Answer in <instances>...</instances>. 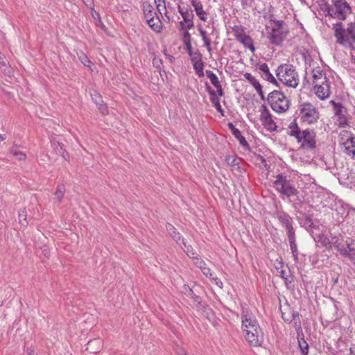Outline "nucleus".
Returning a JSON list of instances; mask_svg holds the SVG:
<instances>
[{
    "label": "nucleus",
    "mask_w": 355,
    "mask_h": 355,
    "mask_svg": "<svg viewBox=\"0 0 355 355\" xmlns=\"http://www.w3.org/2000/svg\"><path fill=\"white\" fill-rule=\"evenodd\" d=\"M288 128L291 129L293 128V130L296 129L297 128H299L296 122V119H294V121L291 123Z\"/></svg>",
    "instance_id": "e2e57ef3"
},
{
    "label": "nucleus",
    "mask_w": 355,
    "mask_h": 355,
    "mask_svg": "<svg viewBox=\"0 0 355 355\" xmlns=\"http://www.w3.org/2000/svg\"><path fill=\"white\" fill-rule=\"evenodd\" d=\"M273 187L280 197L287 198L294 207L302 204L303 200L300 197V191L289 176L282 173L277 174Z\"/></svg>",
    "instance_id": "f257e3e1"
},
{
    "label": "nucleus",
    "mask_w": 355,
    "mask_h": 355,
    "mask_svg": "<svg viewBox=\"0 0 355 355\" xmlns=\"http://www.w3.org/2000/svg\"><path fill=\"white\" fill-rule=\"evenodd\" d=\"M300 119L307 124L315 123L320 118L318 109L311 103H303L300 109Z\"/></svg>",
    "instance_id": "423d86ee"
},
{
    "label": "nucleus",
    "mask_w": 355,
    "mask_h": 355,
    "mask_svg": "<svg viewBox=\"0 0 355 355\" xmlns=\"http://www.w3.org/2000/svg\"><path fill=\"white\" fill-rule=\"evenodd\" d=\"M345 243L349 253V259L352 261H355L354 241L351 239H348L346 240Z\"/></svg>",
    "instance_id": "cd10ccee"
},
{
    "label": "nucleus",
    "mask_w": 355,
    "mask_h": 355,
    "mask_svg": "<svg viewBox=\"0 0 355 355\" xmlns=\"http://www.w3.org/2000/svg\"><path fill=\"white\" fill-rule=\"evenodd\" d=\"M237 41L241 42L245 47L248 48L252 53L254 52V42L249 35L245 34L238 39Z\"/></svg>",
    "instance_id": "4be33fe9"
},
{
    "label": "nucleus",
    "mask_w": 355,
    "mask_h": 355,
    "mask_svg": "<svg viewBox=\"0 0 355 355\" xmlns=\"http://www.w3.org/2000/svg\"><path fill=\"white\" fill-rule=\"evenodd\" d=\"M178 12L182 15L183 18V21L186 23L187 21H189L190 19H193L194 15L191 10L190 8H186L185 10H184L180 5L178 6Z\"/></svg>",
    "instance_id": "a878e982"
},
{
    "label": "nucleus",
    "mask_w": 355,
    "mask_h": 355,
    "mask_svg": "<svg viewBox=\"0 0 355 355\" xmlns=\"http://www.w3.org/2000/svg\"><path fill=\"white\" fill-rule=\"evenodd\" d=\"M259 69L263 72L262 77L267 81L278 85V83L272 74L270 72L269 67L266 63H263L259 65Z\"/></svg>",
    "instance_id": "6ab92c4d"
},
{
    "label": "nucleus",
    "mask_w": 355,
    "mask_h": 355,
    "mask_svg": "<svg viewBox=\"0 0 355 355\" xmlns=\"http://www.w3.org/2000/svg\"><path fill=\"white\" fill-rule=\"evenodd\" d=\"M334 36L336 37L337 42L344 44L348 42L347 36V28L344 29L342 22H337L334 24Z\"/></svg>",
    "instance_id": "2eb2a0df"
},
{
    "label": "nucleus",
    "mask_w": 355,
    "mask_h": 355,
    "mask_svg": "<svg viewBox=\"0 0 355 355\" xmlns=\"http://www.w3.org/2000/svg\"><path fill=\"white\" fill-rule=\"evenodd\" d=\"M191 61L193 62V69L196 71V73L198 74V76L201 78L204 76V72H203V68L204 64L202 62L201 59L200 58L199 60H196V58H193L191 59Z\"/></svg>",
    "instance_id": "393cba45"
},
{
    "label": "nucleus",
    "mask_w": 355,
    "mask_h": 355,
    "mask_svg": "<svg viewBox=\"0 0 355 355\" xmlns=\"http://www.w3.org/2000/svg\"><path fill=\"white\" fill-rule=\"evenodd\" d=\"M212 279L215 282L216 284L218 286H219L220 288H222V287H223V282H221L218 278L215 277L214 276V279Z\"/></svg>",
    "instance_id": "052dcab7"
},
{
    "label": "nucleus",
    "mask_w": 355,
    "mask_h": 355,
    "mask_svg": "<svg viewBox=\"0 0 355 355\" xmlns=\"http://www.w3.org/2000/svg\"><path fill=\"white\" fill-rule=\"evenodd\" d=\"M143 12L146 19H149L150 17L157 16L153 6L148 2L143 3Z\"/></svg>",
    "instance_id": "b1692460"
},
{
    "label": "nucleus",
    "mask_w": 355,
    "mask_h": 355,
    "mask_svg": "<svg viewBox=\"0 0 355 355\" xmlns=\"http://www.w3.org/2000/svg\"><path fill=\"white\" fill-rule=\"evenodd\" d=\"M65 192V187L64 184H59L57 187L56 191L55 192V198L60 202L62 199L64 194Z\"/></svg>",
    "instance_id": "72a5a7b5"
},
{
    "label": "nucleus",
    "mask_w": 355,
    "mask_h": 355,
    "mask_svg": "<svg viewBox=\"0 0 355 355\" xmlns=\"http://www.w3.org/2000/svg\"><path fill=\"white\" fill-rule=\"evenodd\" d=\"M303 141L301 148L306 150H313L316 147L315 133L306 129L303 130Z\"/></svg>",
    "instance_id": "ddd939ff"
},
{
    "label": "nucleus",
    "mask_w": 355,
    "mask_h": 355,
    "mask_svg": "<svg viewBox=\"0 0 355 355\" xmlns=\"http://www.w3.org/2000/svg\"><path fill=\"white\" fill-rule=\"evenodd\" d=\"M227 127L232 131V135L239 141V144L245 150H250V146L247 142L245 138L242 136L241 131L236 128L232 123H228Z\"/></svg>",
    "instance_id": "dca6fc26"
},
{
    "label": "nucleus",
    "mask_w": 355,
    "mask_h": 355,
    "mask_svg": "<svg viewBox=\"0 0 355 355\" xmlns=\"http://www.w3.org/2000/svg\"><path fill=\"white\" fill-rule=\"evenodd\" d=\"M333 106L334 115L340 128H346L348 126V113L347 109L341 103H337L334 100L330 101Z\"/></svg>",
    "instance_id": "6e6552de"
},
{
    "label": "nucleus",
    "mask_w": 355,
    "mask_h": 355,
    "mask_svg": "<svg viewBox=\"0 0 355 355\" xmlns=\"http://www.w3.org/2000/svg\"><path fill=\"white\" fill-rule=\"evenodd\" d=\"M275 26L272 27L273 28H278L280 30H284L283 28V24H284V21L282 20H276L274 21Z\"/></svg>",
    "instance_id": "3c124183"
},
{
    "label": "nucleus",
    "mask_w": 355,
    "mask_h": 355,
    "mask_svg": "<svg viewBox=\"0 0 355 355\" xmlns=\"http://www.w3.org/2000/svg\"><path fill=\"white\" fill-rule=\"evenodd\" d=\"M216 89H217V94L219 96H224V92H223V90L222 89V86L221 85H219V86H217L216 87Z\"/></svg>",
    "instance_id": "bf43d9fd"
},
{
    "label": "nucleus",
    "mask_w": 355,
    "mask_h": 355,
    "mask_svg": "<svg viewBox=\"0 0 355 355\" xmlns=\"http://www.w3.org/2000/svg\"><path fill=\"white\" fill-rule=\"evenodd\" d=\"M281 313L282 318L284 322L288 323L293 322V326L298 336L300 334L303 336L299 313L291 308L288 304L285 305L284 310L281 309Z\"/></svg>",
    "instance_id": "0eeeda50"
},
{
    "label": "nucleus",
    "mask_w": 355,
    "mask_h": 355,
    "mask_svg": "<svg viewBox=\"0 0 355 355\" xmlns=\"http://www.w3.org/2000/svg\"><path fill=\"white\" fill-rule=\"evenodd\" d=\"M148 26L155 32H160L162 28V22L158 16L150 17L146 19Z\"/></svg>",
    "instance_id": "aec40b11"
},
{
    "label": "nucleus",
    "mask_w": 355,
    "mask_h": 355,
    "mask_svg": "<svg viewBox=\"0 0 355 355\" xmlns=\"http://www.w3.org/2000/svg\"><path fill=\"white\" fill-rule=\"evenodd\" d=\"M281 277L286 280V283H287L288 282H289L290 283L291 282V280L288 279V275L285 270L281 271Z\"/></svg>",
    "instance_id": "4d7b16f0"
},
{
    "label": "nucleus",
    "mask_w": 355,
    "mask_h": 355,
    "mask_svg": "<svg viewBox=\"0 0 355 355\" xmlns=\"http://www.w3.org/2000/svg\"><path fill=\"white\" fill-rule=\"evenodd\" d=\"M193 19H190L189 21L186 22L187 29V30H189V29H191V28L194 27V24H193Z\"/></svg>",
    "instance_id": "13d9d810"
},
{
    "label": "nucleus",
    "mask_w": 355,
    "mask_h": 355,
    "mask_svg": "<svg viewBox=\"0 0 355 355\" xmlns=\"http://www.w3.org/2000/svg\"><path fill=\"white\" fill-rule=\"evenodd\" d=\"M232 30L236 40L245 34V28L242 26H235Z\"/></svg>",
    "instance_id": "e433bc0d"
},
{
    "label": "nucleus",
    "mask_w": 355,
    "mask_h": 355,
    "mask_svg": "<svg viewBox=\"0 0 355 355\" xmlns=\"http://www.w3.org/2000/svg\"><path fill=\"white\" fill-rule=\"evenodd\" d=\"M241 319L243 331L247 329H258L260 326L255 315L248 309H242Z\"/></svg>",
    "instance_id": "9d476101"
},
{
    "label": "nucleus",
    "mask_w": 355,
    "mask_h": 355,
    "mask_svg": "<svg viewBox=\"0 0 355 355\" xmlns=\"http://www.w3.org/2000/svg\"><path fill=\"white\" fill-rule=\"evenodd\" d=\"M191 34L187 31L184 33L183 37H182V41L184 44L187 43L191 42Z\"/></svg>",
    "instance_id": "49530a36"
},
{
    "label": "nucleus",
    "mask_w": 355,
    "mask_h": 355,
    "mask_svg": "<svg viewBox=\"0 0 355 355\" xmlns=\"http://www.w3.org/2000/svg\"><path fill=\"white\" fill-rule=\"evenodd\" d=\"M345 151L349 155H352V157H355V148H352V146H345Z\"/></svg>",
    "instance_id": "37998d69"
},
{
    "label": "nucleus",
    "mask_w": 355,
    "mask_h": 355,
    "mask_svg": "<svg viewBox=\"0 0 355 355\" xmlns=\"http://www.w3.org/2000/svg\"><path fill=\"white\" fill-rule=\"evenodd\" d=\"M297 340L299 343V347L300 348L301 352L303 355H308L309 352V345L304 339V335L302 336L301 334L300 336H297Z\"/></svg>",
    "instance_id": "c85d7f7f"
},
{
    "label": "nucleus",
    "mask_w": 355,
    "mask_h": 355,
    "mask_svg": "<svg viewBox=\"0 0 355 355\" xmlns=\"http://www.w3.org/2000/svg\"><path fill=\"white\" fill-rule=\"evenodd\" d=\"M186 50L188 53V54L191 56L192 55V46H191V42L184 44Z\"/></svg>",
    "instance_id": "6e6d98bb"
},
{
    "label": "nucleus",
    "mask_w": 355,
    "mask_h": 355,
    "mask_svg": "<svg viewBox=\"0 0 355 355\" xmlns=\"http://www.w3.org/2000/svg\"><path fill=\"white\" fill-rule=\"evenodd\" d=\"M26 218H27L26 209L25 208L20 209L19 211V215H18L19 222L24 227H26L28 225V221H27Z\"/></svg>",
    "instance_id": "2f4dec72"
},
{
    "label": "nucleus",
    "mask_w": 355,
    "mask_h": 355,
    "mask_svg": "<svg viewBox=\"0 0 355 355\" xmlns=\"http://www.w3.org/2000/svg\"><path fill=\"white\" fill-rule=\"evenodd\" d=\"M194 261L195 265L202 270L204 267L206 266L205 262L198 256L193 259Z\"/></svg>",
    "instance_id": "a19ab883"
},
{
    "label": "nucleus",
    "mask_w": 355,
    "mask_h": 355,
    "mask_svg": "<svg viewBox=\"0 0 355 355\" xmlns=\"http://www.w3.org/2000/svg\"><path fill=\"white\" fill-rule=\"evenodd\" d=\"M192 6L196 13V15L202 21H206L207 20V14L204 10L203 6L200 0H190Z\"/></svg>",
    "instance_id": "f3484780"
},
{
    "label": "nucleus",
    "mask_w": 355,
    "mask_h": 355,
    "mask_svg": "<svg viewBox=\"0 0 355 355\" xmlns=\"http://www.w3.org/2000/svg\"><path fill=\"white\" fill-rule=\"evenodd\" d=\"M257 159L259 160L262 164H263L265 165V166H266V165H267L266 160L263 156L258 155Z\"/></svg>",
    "instance_id": "0e129e2a"
},
{
    "label": "nucleus",
    "mask_w": 355,
    "mask_h": 355,
    "mask_svg": "<svg viewBox=\"0 0 355 355\" xmlns=\"http://www.w3.org/2000/svg\"><path fill=\"white\" fill-rule=\"evenodd\" d=\"M267 101L271 108L277 113H282L288 110L291 103L282 92L277 90L272 91L268 94Z\"/></svg>",
    "instance_id": "39448f33"
},
{
    "label": "nucleus",
    "mask_w": 355,
    "mask_h": 355,
    "mask_svg": "<svg viewBox=\"0 0 355 355\" xmlns=\"http://www.w3.org/2000/svg\"><path fill=\"white\" fill-rule=\"evenodd\" d=\"M198 28L202 40L209 38L207 32L202 28L201 24H198Z\"/></svg>",
    "instance_id": "8fccbe9b"
},
{
    "label": "nucleus",
    "mask_w": 355,
    "mask_h": 355,
    "mask_svg": "<svg viewBox=\"0 0 355 355\" xmlns=\"http://www.w3.org/2000/svg\"><path fill=\"white\" fill-rule=\"evenodd\" d=\"M166 229L169 234V235L172 237V239L178 243L180 244V242L183 239L181 236L180 232H177L176 228L171 223L166 224Z\"/></svg>",
    "instance_id": "412c9836"
},
{
    "label": "nucleus",
    "mask_w": 355,
    "mask_h": 355,
    "mask_svg": "<svg viewBox=\"0 0 355 355\" xmlns=\"http://www.w3.org/2000/svg\"><path fill=\"white\" fill-rule=\"evenodd\" d=\"M201 270L205 276L209 279H214V274L211 272V269L209 267L205 266Z\"/></svg>",
    "instance_id": "79ce46f5"
},
{
    "label": "nucleus",
    "mask_w": 355,
    "mask_h": 355,
    "mask_svg": "<svg viewBox=\"0 0 355 355\" xmlns=\"http://www.w3.org/2000/svg\"><path fill=\"white\" fill-rule=\"evenodd\" d=\"M313 82L314 85L322 80H328V78L322 71L319 69L313 70Z\"/></svg>",
    "instance_id": "bb28decb"
},
{
    "label": "nucleus",
    "mask_w": 355,
    "mask_h": 355,
    "mask_svg": "<svg viewBox=\"0 0 355 355\" xmlns=\"http://www.w3.org/2000/svg\"><path fill=\"white\" fill-rule=\"evenodd\" d=\"M80 60L81 61V62L85 65V66H89L91 61L89 60V58L85 55V54H83L82 56H80Z\"/></svg>",
    "instance_id": "09e8293b"
},
{
    "label": "nucleus",
    "mask_w": 355,
    "mask_h": 355,
    "mask_svg": "<svg viewBox=\"0 0 355 355\" xmlns=\"http://www.w3.org/2000/svg\"><path fill=\"white\" fill-rule=\"evenodd\" d=\"M97 105L98 106V109L101 110V112L103 114H105V112H107V106H106L105 104H104V103H99Z\"/></svg>",
    "instance_id": "5fc2aeb1"
},
{
    "label": "nucleus",
    "mask_w": 355,
    "mask_h": 355,
    "mask_svg": "<svg viewBox=\"0 0 355 355\" xmlns=\"http://www.w3.org/2000/svg\"><path fill=\"white\" fill-rule=\"evenodd\" d=\"M245 333L244 336L246 340L251 345L254 347L261 346L263 342V332L259 326L258 329H247L243 331Z\"/></svg>",
    "instance_id": "1a4fd4ad"
},
{
    "label": "nucleus",
    "mask_w": 355,
    "mask_h": 355,
    "mask_svg": "<svg viewBox=\"0 0 355 355\" xmlns=\"http://www.w3.org/2000/svg\"><path fill=\"white\" fill-rule=\"evenodd\" d=\"M211 103L214 104L216 110L222 115L224 116V110L222 109V107L220 103L219 98L216 96L214 97L210 98Z\"/></svg>",
    "instance_id": "4c0bfd02"
},
{
    "label": "nucleus",
    "mask_w": 355,
    "mask_h": 355,
    "mask_svg": "<svg viewBox=\"0 0 355 355\" xmlns=\"http://www.w3.org/2000/svg\"><path fill=\"white\" fill-rule=\"evenodd\" d=\"M206 89L208 92V93L210 95V98L214 97L216 96V92L211 89V87L209 86V85L206 83Z\"/></svg>",
    "instance_id": "603ef678"
},
{
    "label": "nucleus",
    "mask_w": 355,
    "mask_h": 355,
    "mask_svg": "<svg viewBox=\"0 0 355 355\" xmlns=\"http://www.w3.org/2000/svg\"><path fill=\"white\" fill-rule=\"evenodd\" d=\"M320 6L326 16L340 20H345L352 12V8L345 0H332V5L325 2Z\"/></svg>",
    "instance_id": "7ed1b4c3"
},
{
    "label": "nucleus",
    "mask_w": 355,
    "mask_h": 355,
    "mask_svg": "<svg viewBox=\"0 0 355 355\" xmlns=\"http://www.w3.org/2000/svg\"><path fill=\"white\" fill-rule=\"evenodd\" d=\"M10 153L17 157L18 160H25L26 158V155L24 153L17 150V149L12 148L10 150Z\"/></svg>",
    "instance_id": "ea45409f"
},
{
    "label": "nucleus",
    "mask_w": 355,
    "mask_h": 355,
    "mask_svg": "<svg viewBox=\"0 0 355 355\" xmlns=\"http://www.w3.org/2000/svg\"><path fill=\"white\" fill-rule=\"evenodd\" d=\"M176 353L178 355H187L185 349L181 347L177 349Z\"/></svg>",
    "instance_id": "680f3d73"
},
{
    "label": "nucleus",
    "mask_w": 355,
    "mask_h": 355,
    "mask_svg": "<svg viewBox=\"0 0 355 355\" xmlns=\"http://www.w3.org/2000/svg\"><path fill=\"white\" fill-rule=\"evenodd\" d=\"M344 145H349L352 146V148H355V136L351 134V136L347 141L344 143Z\"/></svg>",
    "instance_id": "a18cd8bd"
},
{
    "label": "nucleus",
    "mask_w": 355,
    "mask_h": 355,
    "mask_svg": "<svg viewBox=\"0 0 355 355\" xmlns=\"http://www.w3.org/2000/svg\"><path fill=\"white\" fill-rule=\"evenodd\" d=\"M206 75L209 78L211 84L216 87L220 85L217 76L211 70L206 71Z\"/></svg>",
    "instance_id": "473e14b6"
},
{
    "label": "nucleus",
    "mask_w": 355,
    "mask_h": 355,
    "mask_svg": "<svg viewBox=\"0 0 355 355\" xmlns=\"http://www.w3.org/2000/svg\"><path fill=\"white\" fill-rule=\"evenodd\" d=\"M347 36L348 37V42H355V23L348 24L347 28Z\"/></svg>",
    "instance_id": "7c9ffc66"
},
{
    "label": "nucleus",
    "mask_w": 355,
    "mask_h": 355,
    "mask_svg": "<svg viewBox=\"0 0 355 355\" xmlns=\"http://www.w3.org/2000/svg\"><path fill=\"white\" fill-rule=\"evenodd\" d=\"M154 1H155V3L156 4V7H157L158 12H159V14L161 15H162L161 7H162V3L165 4V1L164 0H154Z\"/></svg>",
    "instance_id": "de8ad7c7"
},
{
    "label": "nucleus",
    "mask_w": 355,
    "mask_h": 355,
    "mask_svg": "<svg viewBox=\"0 0 355 355\" xmlns=\"http://www.w3.org/2000/svg\"><path fill=\"white\" fill-rule=\"evenodd\" d=\"M276 76L278 80L284 85L296 88L299 85V76L295 67L287 63L279 65L276 70Z\"/></svg>",
    "instance_id": "20e7f679"
},
{
    "label": "nucleus",
    "mask_w": 355,
    "mask_h": 355,
    "mask_svg": "<svg viewBox=\"0 0 355 355\" xmlns=\"http://www.w3.org/2000/svg\"><path fill=\"white\" fill-rule=\"evenodd\" d=\"M243 76L254 87L257 92L261 96V98L262 100H265L263 92L262 90V86L261 85L259 82L255 78V77H254L253 76H252L251 73L248 72L245 73Z\"/></svg>",
    "instance_id": "a211bd4d"
},
{
    "label": "nucleus",
    "mask_w": 355,
    "mask_h": 355,
    "mask_svg": "<svg viewBox=\"0 0 355 355\" xmlns=\"http://www.w3.org/2000/svg\"><path fill=\"white\" fill-rule=\"evenodd\" d=\"M335 248L340 252V254L344 257H347L349 259V250L347 248V245L345 246L344 245H341L340 243H338L337 245H335Z\"/></svg>",
    "instance_id": "c9c22d12"
},
{
    "label": "nucleus",
    "mask_w": 355,
    "mask_h": 355,
    "mask_svg": "<svg viewBox=\"0 0 355 355\" xmlns=\"http://www.w3.org/2000/svg\"><path fill=\"white\" fill-rule=\"evenodd\" d=\"M313 225H314L313 221L312 218H311V216L309 215L306 214L304 216L303 227L306 230H311L313 227Z\"/></svg>",
    "instance_id": "58836bf2"
},
{
    "label": "nucleus",
    "mask_w": 355,
    "mask_h": 355,
    "mask_svg": "<svg viewBox=\"0 0 355 355\" xmlns=\"http://www.w3.org/2000/svg\"><path fill=\"white\" fill-rule=\"evenodd\" d=\"M260 120L267 130L270 132L277 130L276 123L273 121L269 110L265 105H262L261 107Z\"/></svg>",
    "instance_id": "9b49d317"
},
{
    "label": "nucleus",
    "mask_w": 355,
    "mask_h": 355,
    "mask_svg": "<svg viewBox=\"0 0 355 355\" xmlns=\"http://www.w3.org/2000/svg\"><path fill=\"white\" fill-rule=\"evenodd\" d=\"M162 15L164 14L166 17V18L168 19V21H170V18L166 15L167 11H166V8L165 4H164L163 8L162 9Z\"/></svg>",
    "instance_id": "69168bd1"
},
{
    "label": "nucleus",
    "mask_w": 355,
    "mask_h": 355,
    "mask_svg": "<svg viewBox=\"0 0 355 355\" xmlns=\"http://www.w3.org/2000/svg\"><path fill=\"white\" fill-rule=\"evenodd\" d=\"M315 93L317 96L324 100L327 98L330 95V85L329 80H322L320 83H317L314 85Z\"/></svg>",
    "instance_id": "4468645a"
},
{
    "label": "nucleus",
    "mask_w": 355,
    "mask_h": 355,
    "mask_svg": "<svg viewBox=\"0 0 355 355\" xmlns=\"http://www.w3.org/2000/svg\"><path fill=\"white\" fill-rule=\"evenodd\" d=\"M203 42L204 45L205 46L206 48L209 47V46H211V40L209 38L203 40Z\"/></svg>",
    "instance_id": "338daca9"
},
{
    "label": "nucleus",
    "mask_w": 355,
    "mask_h": 355,
    "mask_svg": "<svg viewBox=\"0 0 355 355\" xmlns=\"http://www.w3.org/2000/svg\"><path fill=\"white\" fill-rule=\"evenodd\" d=\"M52 146L58 154H64L65 150L63 148V144L53 138L51 140Z\"/></svg>",
    "instance_id": "f704fd0d"
},
{
    "label": "nucleus",
    "mask_w": 355,
    "mask_h": 355,
    "mask_svg": "<svg viewBox=\"0 0 355 355\" xmlns=\"http://www.w3.org/2000/svg\"><path fill=\"white\" fill-rule=\"evenodd\" d=\"M225 161L228 165L233 167H236V169H239V162L241 161V158L234 155H228L226 156Z\"/></svg>",
    "instance_id": "c756f323"
},
{
    "label": "nucleus",
    "mask_w": 355,
    "mask_h": 355,
    "mask_svg": "<svg viewBox=\"0 0 355 355\" xmlns=\"http://www.w3.org/2000/svg\"><path fill=\"white\" fill-rule=\"evenodd\" d=\"M189 295L196 302H197L198 304L201 305V301H200V297L199 296H198L196 294L194 293V292L191 290V289H189Z\"/></svg>",
    "instance_id": "c03bdc74"
},
{
    "label": "nucleus",
    "mask_w": 355,
    "mask_h": 355,
    "mask_svg": "<svg viewBox=\"0 0 355 355\" xmlns=\"http://www.w3.org/2000/svg\"><path fill=\"white\" fill-rule=\"evenodd\" d=\"M180 247L184 250V251L187 253V254L193 259L196 258L198 255L196 252L194 250L193 247L191 245H187L186 242L184 241V239H182L181 241L180 242Z\"/></svg>",
    "instance_id": "5701e85b"
},
{
    "label": "nucleus",
    "mask_w": 355,
    "mask_h": 355,
    "mask_svg": "<svg viewBox=\"0 0 355 355\" xmlns=\"http://www.w3.org/2000/svg\"><path fill=\"white\" fill-rule=\"evenodd\" d=\"M277 218L286 230L293 259L297 261L298 260L299 252L296 243V234L293 227V220L292 217L285 211L278 212L277 214Z\"/></svg>",
    "instance_id": "f03ea898"
},
{
    "label": "nucleus",
    "mask_w": 355,
    "mask_h": 355,
    "mask_svg": "<svg viewBox=\"0 0 355 355\" xmlns=\"http://www.w3.org/2000/svg\"><path fill=\"white\" fill-rule=\"evenodd\" d=\"M301 135H303V131H301L299 128H297L296 129L293 130L290 133L291 136H293L295 137L297 136H300Z\"/></svg>",
    "instance_id": "864d4df0"
},
{
    "label": "nucleus",
    "mask_w": 355,
    "mask_h": 355,
    "mask_svg": "<svg viewBox=\"0 0 355 355\" xmlns=\"http://www.w3.org/2000/svg\"><path fill=\"white\" fill-rule=\"evenodd\" d=\"M92 98L96 105H98L100 103L98 101V98L101 100V96H99L98 94H95L94 97H92Z\"/></svg>",
    "instance_id": "774afa93"
},
{
    "label": "nucleus",
    "mask_w": 355,
    "mask_h": 355,
    "mask_svg": "<svg viewBox=\"0 0 355 355\" xmlns=\"http://www.w3.org/2000/svg\"><path fill=\"white\" fill-rule=\"evenodd\" d=\"M287 32L284 30L278 28H271V31L268 33L267 37L269 42L275 46H279L285 40Z\"/></svg>",
    "instance_id": "f8f14e48"
}]
</instances>
